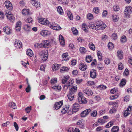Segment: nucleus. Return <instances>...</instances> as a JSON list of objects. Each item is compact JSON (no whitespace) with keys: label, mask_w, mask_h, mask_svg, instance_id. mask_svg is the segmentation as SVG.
Here are the masks:
<instances>
[{"label":"nucleus","mask_w":132,"mask_h":132,"mask_svg":"<svg viewBox=\"0 0 132 132\" xmlns=\"http://www.w3.org/2000/svg\"><path fill=\"white\" fill-rule=\"evenodd\" d=\"M92 58L91 56H88L86 57V60L87 63H89L91 62Z\"/></svg>","instance_id":"nucleus-36"},{"label":"nucleus","mask_w":132,"mask_h":132,"mask_svg":"<svg viewBox=\"0 0 132 132\" xmlns=\"http://www.w3.org/2000/svg\"><path fill=\"white\" fill-rule=\"evenodd\" d=\"M117 56L119 59H121L123 58V52L122 50H119L117 52Z\"/></svg>","instance_id":"nucleus-16"},{"label":"nucleus","mask_w":132,"mask_h":132,"mask_svg":"<svg viewBox=\"0 0 132 132\" xmlns=\"http://www.w3.org/2000/svg\"><path fill=\"white\" fill-rule=\"evenodd\" d=\"M107 11L106 10H104L102 13V16L103 17H105L107 15Z\"/></svg>","instance_id":"nucleus-55"},{"label":"nucleus","mask_w":132,"mask_h":132,"mask_svg":"<svg viewBox=\"0 0 132 132\" xmlns=\"http://www.w3.org/2000/svg\"><path fill=\"white\" fill-rule=\"evenodd\" d=\"M75 129L73 128V127H71L67 129L68 132H74Z\"/></svg>","instance_id":"nucleus-62"},{"label":"nucleus","mask_w":132,"mask_h":132,"mask_svg":"<svg viewBox=\"0 0 132 132\" xmlns=\"http://www.w3.org/2000/svg\"><path fill=\"white\" fill-rule=\"evenodd\" d=\"M83 97H78V100L80 104H85L87 103V101H84L83 100Z\"/></svg>","instance_id":"nucleus-22"},{"label":"nucleus","mask_w":132,"mask_h":132,"mask_svg":"<svg viewBox=\"0 0 132 132\" xmlns=\"http://www.w3.org/2000/svg\"><path fill=\"white\" fill-rule=\"evenodd\" d=\"M24 29L26 31H30L31 29L30 26L27 24H26L24 26Z\"/></svg>","instance_id":"nucleus-32"},{"label":"nucleus","mask_w":132,"mask_h":132,"mask_svg":"<svg viewBox=\"0 0 132 132\" xmlns=\"http://www.w3.org/2000/svg\"><path fill=\"white\" fill-rule=\"evenodd\" d=\"M63 104V102L62 101L56 102L54 105V110H57Z\"/></svg>","instance_id":"nucleus-11"},{"label":"nucleus","mask_w":132,"mask_h":132,"mask_svg":"<svg viewBox=\"0 0 132 132\" xmlns=\"http://www.w3.org/2000/svg\"><path fill=\"white\" fill-rule=\"evenodd\" d=\"M93 11L96 14H98L99 13V9L98 7H95L93 8Z\"/></svg>","instance_id":"nucleus-37"},{"label":"nucleus","mask_w":132,"mask_h":132,"mask_svg":"<svg viewBox=\"0 0 132 132\" xmlns=\"http://www.w3.org/2000/svg\"><path fill=\"white\" fill-rule=\"evenodd\" d=\"M113 124V123L112 122H110L106 125L105 127L106 128H109L112 126Z\"/></svg>","instance_id":"nucleus-54"},{"label":"nucleus","mask_w":132,"mask_h":132,"mask_svg":"<svg viewBox=\"0 0 132 132\" xmlns=\"http://www.w3.org/2000/svg\"><path fill=\"white\" fill-rule=\"evenodd\" d=\"M89 47L90 48L93 50H95V47L94 45L92 42L89 43Z\"/></svg>","instance_id":"nucleus-33"},{"label":"nucleus","mask_w":132,"mask_h":132,"mask_svg":"<svg viewBox=\"0 0 132 132\" xmlns=\"http://www.w3.org/2000/svg\"><path fill=\"white\" fill-rule=\"evenodd\" d=\"M72 31L74 34L77 35L78 33V31L76 28H72Z\"/></svg>","instance_id":"nucleus-53"},{"label":"nucleus","mask_w":132,"mask_h":132,"mask_svg":"<svg viewBox=\"0 0 132 132\" xmlns=\"http://www.w3.org/2000/svg\"><path fill=\"white\" fill-rule=\"evenodd\" d=\"M78 104L77 103H75L73 105L72 109V112L69 113L70 114H72L74 113H75L78 110Z\"/></svg>","instance_id":"nucleus-7"},{"label":"nucleus","mask_w":132,"mask_h":132,"mask_svg":"<svg viewBox=\"0 0 132 132\" xmlns=\"http://www.w3.org/2000/svg\"><path fill=\"white\" fill-rule=\"evenodd\" d=\"M118 95L111 96L110 97V99L111 100H114L117 98L118 97Z\"/></svg>","instance_id":"nucleus-50"},{"label":"nucleus","mask_w":132,"mask_h":132,"mask_svg":"<svg viewBox=\"0 0 132 132\" xmlns=\"http://www.w3.org/2000/svg\"><path fill=\"white\" fill-rule=\"evenodd\" d=\"M83 121L82 120H80L77 122V125H79L80 128H83L84 127Z\"/></svg>","instance_id":"nucleus-27"},{"label":"nucleus","mask_w":132,"mask_h":132,"mask_svg":"<svg viewBox=\"0 0 132 132\" xmlns=\"http://www.w3.org/2000/svg\"><path fill=\"white\" fill-rule=\"evenodd\" d=\"M14 45L15 47L17 48H21L22 47V42L18 40L17 39L15 40Z\"/></svg>","instance_id":"nucleus-5"},{"label":"nucleus","mask_w":132,"mask_h":132,"mask_svg":"<svg viewBox=\"0 0 132 132\" xmlns=\"http://www.w3.org/2000/svg\"><path fill=\"white\" fill-rule=\"evenodd\" d=\"M62 57L65 60H68L69 58V57L67 53H63L62 55Z\"/></svg>","instance_id":"nucleus-26"},{"label":"nucleus","mask_w":132,"mask_h":132,"mask_svg":"<svg viewBox=\"0 0 132 132\" xmlns=\"http://www.w3.org/2000/svg\"><path fill=\"white\" fill-rule=\"evenodd\" d=\"M91 109H86L82 112L81 113L80 115L82 117H85L88 115L90 112H91Z\"/></svg>","instance_id":"nucleus-6"},{"label":"nucleus","mask_w":132,"mask_h":132,"mask_svg":"<svg viewBox=\"0 0 132 132\" xmlns=\"http://www.w3.org/2000/svg\"><path fill=\"white\" fill-rule=\"evenodd\" d=\"M69 76L68 75L63 76L62 78V84H65L63 86V89L64 90L66 91L68 89V87L72 84L73 82V80L72 79H70L69 80Z\"/></svg>","instance_id":"nucleus-1"},{"label":"nucleus","mask_w":132,"mask_h":132,"mask_svg":"<svg viewBox=\"0 0 132 132\" xmlns=\"http://www.w3.org/2000/svg\"><path fill=\"white\" fill-rule=\"evenodd\" d=\"M57 11L61 15L63 12V11L62 7L60 6H58L57 8Z\"/></svg>","instance_id":"nucleus-35"},{"label":"nucleus","mask_w":132,"mask_h":132,"mask_svg":"<svg viewBox=\"0 0 132 132\" xmlns=\"http://www.w3.org/2000/svg\"><path fill=\"white\" fill-rule=\"evenodd\" d=\"M48 52L47 51L43 52L41 55V58L43 61H45L48 58Z\"/></svg>","instance_id":"nucleus-8"},{"label":"nucleus","mask_w":132,"mask_h":132,"mask_svg":"<svg viewBox=\"0 0 132 132\" xmlns=\"http://www.w3.org/2000/svg\"><path fill=\"white\" fill-rule=\"evenodd\" d=\"M83 92L86 95L88 96H91L92 95L93 93L92 92L91 90L88 88H86L83 90Z\"/></svg>","instance_id":"nucleus-12"},{"label":"nucleus","mask_w":132,"mask_h":132,"mask_svg":"<svg viewBox=\"0 0 132 132\" xmlns=\"http://www.w3.org/2000/svg\"><path fill=\"white\" fill-rule=\"evenodd\" d=\"M49 41L48 40H45L41 43L42 47L46 48L48 47L49 45Z\"/></svg>","instance_id":"nucleus-13"},{"label":"nucleus","mask_w":132,"mask_h":132,"mask_svg":"<svg viewBox=\"0 0 132 132\" xmlns=\"http://www.w3.org/2000/svg\"><path fill=\"white\" fill-rule=\"evenodd\" d=\"M69 70V68L65 67H64L60 69V71L62 72L63 71H67Z\"/></svg>","instance_id":"nucleus-51"},{"label":"nucleus","mask_w":132,"mask_h":132,"mask_svg":"<svg viewBox=\"0 0 132 132\" xmlns=\"http://www.w3.org/2000/svg\"><path fill=\"white\" fill-rule=\"evenodd\" d=\"M90 76L93 79L95 78L96 77V72L95 70H92L90 72Z\"/></svg>","instance_id":"nucleus-14"},{"label":"nucleus","mask_w":132,"mask_h":132,"mask_svg":"<svg viewBox=\"0 0 132 132\" xmlns=\"http://www.w3.org/2000/svg\"><path fill=\"white\" fill-rule=\"evenodd\" d=\"M102 54L101 53V52L98 51L97 52V56L98 57V60L100 61H101L102 58Z\"/></svg>","instance_id":"nucleus-38"},{"label":"nucleus","mask_w":132,"mask_h":132,"mask_svg":"<svg viewBox=\"0 0 132 132\" xmlns=\"http://www.w3.org/2000/svg\"><path fill=\"white\" fill-rule=\"evenodd\" d=\"M112 18L114 22H117L118 20L119 16L118 15H114L112 16Z\"/></svg>","instance_id":"nucleus-31"},{"label":"nucleus","mask_w":132,"mask_h":132,"mask_svg":"<svg viewBox=\"0 0 132 132\" xmlns=\"http://www.w3.org/2000/svg\"><path fill=\"white\" fill-rule=\"evenodd\" d=\"M52 88L53 89H57L59 90H60L61 89V86H56L54 87H53Z\"/></svg>","instance_id":"nucleus-56"},{"label":"nucleus","mask_w":132,"mask_h":132,"mask_svg":"<svg viewBox=\"0 0 132 132\" xmlns=\"http://www.w3.org/2000/svg\"><path fill=\"white\" fill-rule=\"evenodd\" d=\"M32 18L31 17L28 18L26 20V22L27 23H31L32 21Z\"/></svg>","instance_id":"nucleus-48"},{"label":"nucleus","mask_w":132,"mask_h":132,"mask_svg":"<svg viewBox=\"0 0 132 132\" xmlns=\"http://www.w3.org/2000/svg\"><path fill=\"white\" fill-rule=\"evenodd\" d=\"M87 26L85 24H83L82 25V27L83 30L85 32L87 31V30L86 29Z\"/></svg>","instance_id":"nucleus-64"},{"label":"nucleus","mask_w":132,"mask_h":132,"mask_svg":"<svg viewBox=\"0 0 132 132\" xmlns=\"http://www.w3.org/2000/svg\"><path fill=\"white\" fill-rule=\"evenodd\" d=\"M57 78H55L54 79H52L51 80V84H53L56 83L57 82Z\"/></svg>","instance_id":"nucleus-46"},{"label":"nucleus","mask_w":132,"mask_h":132,"mask_svg":"<svg viewBox=\"0 0 132 132\" xmlns=\"http://www.w3.org/2000/svg\"><path fill=\"white\" fill-rule=\"evenodd\" d=\"M77 90V85H72L71 87L69 88V92L74 93L76 92Z\"/></svg>","instance_id":"nucleus-18"},{"label":"nucleus","mask_w":132,"mask_h":132,"mask_svg":"<svg viewBox=\"0 0 132 132\" xmlns=\"http://www.w3.org/2000/svg\"><path fill=\"white\" fill-rule=\"evenodd\" d=\"M51 33L50 31H49L47 30H43L41 31L40 34L42 36L45 37L50 35Z\"/></svg>","instance_id":"nucleus-10"},{"label":"nucleus","mask_w":132,"mask_h":132,"mask_svg":"<svg viewBox=\"0 0 132 132\" xmlns=\"http://www.w3.org/2000/svg\"><path fill=\"white\" fill-rule=\"evenodd\" d=\"M34 3H33L32 5L36 8L39 7L40 6V3H39L38 2H34Z\"/></svg>","instance_id":"nucleus-39"},{"label":"nucleus","mask_w":132,"mask_h":132,"mask_svg":"<svg viewBox=\"0 0 132 132\" xmlns=\"http://www.w3.org/2000/svg\"><path fill=\"white\" fill-rule=\"evenodd\" d=\"M127 40L126 36H122L120 39V41L121 43H124Z\"/></svg>","instance_id":"nucleus-41"},{"label":"nucleus","mask_w":132,"mask_h":132,"mask_svg":"<svg viewBox=\"0 0 132 132\" xmlns=\"http://www.w3.org/2000/svg\"><path fill=\"white\" fill-rule=\"evenodd\" d=\"M31 106H30L27 107L25 108V110L27 113H29L30 112L31 110Z\"/></svg>","instance_id":"nucleus-49"},{"label":"nucleus","mask_w":132,"mask_h":132,"mask_svg":"<svg viewBox=\"0 0 132 132\" xmlns=\"http://www.w3.org/2000/svg\"><path fill=\"white\" fill-rule=\"evenodd\" d=\"M67 14L69 19L71 20H72L73 19V16L72 13L69 11L67 12Z\"/></svg>","instance_id":"nucleus-28"},{"label":"nucleus","mask_w":132,"mask_h":132,"mask_svg":"<svg viewBox=\"0 0 132 132\" xmlns=\"http://www.w3.org/2000/svg\"><path fill=\"white\" fill-rule=\"evenodd\" d=\"M76 82L77 84H80L82 81L83 80L82 79H79V78H76Z\"/></svg>","instance_id":"nucleus-59"},{"label":"nucleus","mask_w":132,"mask_h":132,"mask_svg":"<svg viewBox=\"0 0 132 132\" xmlns=\"http://www.w3.org/2000/svg\"><path fill=\"white\" fill-rule=\"evenodd\" d=\"M8 105L9 106L11 107L14 109H15L16 108V104L14 102H10L9 104Z\"/></svg>","instance_id":"nucleus-25"},{"label":"nucleus","mask_w":132,"mask_h":132,"mask_svg":"<svg viewBox=\"0 0 132 132\" xmlns=\"http://www.w3.org/2000/svg\"><path fill=\"white\" fill-rule=\"evenodd\" d=\"M105 120L101 119H99L98 120V122L101 125L105 123Z\"/></svg>","instance_id":"nucleus-60"},{"label":"nucleus","mask_w":132,"mask_h":132,"mask_svg":"<svg viewBox=\"0 0 132 132\" xmlns=\"http://www.w3.org/2000/svg\"><path fill=\"white\" fill-rule=\"evenodd\" d=\"M26 54L28 56L32 57L33 55L32 51L30 49H28L26 51Z\"/></svg>","instance_id":"nucleus-21"},{"label":"nucleus","mask_w":132,"mask_h":132,"mask_svg":"<svg viewBox=\"0 0 132 132\" xmlns=\"http://www.w3.org/2000/svg\"><path fill=\"white\" fill-rule=\"evenodd\" d=\"M50 28H51L53 30H59L61 29V28L59 25H57V26H53V25H51L50 26Z\"/></svg>","instance_id":"nucleus-24"},{"label":"nucleus","mask_w":132,"mask_h":132,"mask_svg":"<svg viewBox=\"0 0 132 132\" xmlns=\"http://www.w3.org/2000/svg\"><path fill=\"white\" fill-rule=\"evenodd\" d=\"M80 51L81 53L84 54L86 52V50L83 47H81L80 48Z\"/></svg>","instance_id":"nucleus-43"},{"label":"nucleus","mask_w":132,"mask_h":132,"mask_svg":"<svg viewBox=\"0 0 132 132\" xmlns=\"http://www.w3.org/2000/svg\"><path fill=\"white\" fill-rule=\"evenodd\" d=\"M5 5L6 8L9 10H11L13 9L12 5L9 1H6L5 2Z\"/></svg>","instance_id":"nucleus-9"},{"label":"nucleus","mask_w":132,"mask_h":132,"mask_svg":"<svg viewBox=\"0 0 132 132\" xmlns=\"http://www.w3.org/2000/svg\"><path fill=\"white\" fill-rule=\"evenodd\" d=\"M29 10L28 9H24L22 11V14L25 15H30V14L29 13Z\"/></svg>","instance_id":"nucleus-23"},{"label":"nucleus","mask_w":132,"mask_h":132,"mask_svg":"<svg viewBox=\"0 0 132 132\" xmlns=\"http://www.w3.org/2000/svg\"><path fill=\"white\" fill-rule=\"evenodd\" d=\"M130 113L127 110H125L124 112V116L125 117H126L129 115Z\"/></svg>","instance_id":"nucleus-47"},{"label":"nucleus","mask_w":132,"mask_h":132,"mask_svg":"<svg viewBox=\"0 0 132 132\" xmlns=\"http://www.w3.org/2000/svg\"><path fill=\"white\" fill-rule=\"evenodd\" d=\"M116 108H113L109 110V113L111 114H113L115 113L116 112Z\"/></svg>","instance_id":"nucleus-57"},{"label":"nucleus","mask_w":132,"mask_h":132,"mask_svg":"<svg viewBox=\"0 0 132 132\" xmlns=\"http://www.w3.org/2000/svg\"><path fill=\"white\" fill-rule=\"evenodd\" d=\"M108 47L109 49H112L114 47L113 44L111 42H109L108 45Z\"/></svg>","instance_id":"nucleus-40"},{"label":"nucleus","mask_w":132,"mask_h":132,"mask_svg":"<svg viewBox=\"0 0 132 132\" xmlns=\"http://www.w3.org/2000/svg\"><path fill=\"white\" fill-rule=\"evenodd\" d=\"M3 29L4 31L7 34H9L11 33V29L9 27H4Z\"/></svg>","instance_id":"nucleus-19"},{"label":"nucleus","mask_w":132,"mask_h":132,"mask_svg":"<svg viewBox=\"0 0 132 132\" xmlns=\"http://www.w3.org/2000/svg\"><path fill=\"white\" fill-rule=\"evenodd\" d=\"M79 68L82 71H84L86 70L87 68V66L84 64H80L79 65Z\"/></svg>","instance_id":"nucleus-20"},{"label":"nucleus","mask_w":132,"mask_h":132,"mask_svg":"<svg viewBox=\"0 0 132 132\" xmlns=\"http://www.w3.org/2000/svg\"><path fill=\"white\" fill-rule=\"evenodd\" d=\"M118 68L119 70H121L123 68V67L122 63L121 62L118 65Z\"/></svg>","instance_id":"nucleus-52"},{"label":"nucleus","mask_w":132,"mask_h":132,"mask_svg":"<svg viewBox=\"0 0 132 132\" xmlns=\"http://www.w3.org/2000/svg\"><path fill=\"white\" fill-rule=\"evenodd\" d=\"M119 128L117 126H114L111 129L112 132H118Z\"/></svg>","instance_id":"nucleus-30"},{"label":"nucleus","mask_w":132,"mask_h":132,"mask_svg":"<svg viewBox=\"0 0 132 132\" xmlns=\"http://www.w3.org/2000/svg\"><path fill=\"white\" fill-rule=\"evenodd\" d=\"M126 83V81L125 79H123L121 81L119 86L121 87H122L125 85Z\"/></svg>","instance_id":"nucleus-34"},{"label":"nucleus","mask_w":132,"mask_h":132,"mask_svg":"<svg viewBox=\"0 0 132 132\" xmlns=\"http://www.w3.org/2000/svg\"><path fill=\"white\" fill-rule=\"evenodd\" d=\"M34 46L35 48H41L42 47L41 43L40 44L38 43H36L34 44Z\"/></svg>","instance_id":"nucleus-44"},{"label":"nucleus","mask_w":132,"mask_h":132,"mask_svg":"<svg viewBox=\"0 0 132 132\" xmlns=\"http://www.w3.org/2000/svg\"><path fill=\"white\" fill-rule=\"evenodd\" d=\"M69 105H66L63 106L61 110V112L62 113L65 114L66 113L70 107Z\"/></svg>","instance_id":"nucleus-15"},{"label":"nucleus","mask_w":132,"mask_h":132,"mask_svg":"<svg viewBox=\"0 0 132 132\" xmlns=\"http://www.w3.org/2000/svg\"><path fill=\"white\" fill-rule=\"evenodd\" d=\"M88 26L92 29L99 30L100 29H104L106 27V25L102 22L97 21L94 23H90Z\"/></svg>","instance_id":"nucleus-2"},{"label":"nucleus","mask_w":132,"mask_h":132,"mask_svg":"<svg viewBox=\"0 0 132 132\" xmlns=\"http://www.w3.org/2000/svg\"><path fill=\"white\" fill-rule=\"evenodd\" d=\"M31 89V88L30 85H28V87L26 88V91L27 92H29Z\"/></svg>","instance_id":"nucleus-61"},{"label":"nucleus","mask_w":132,"mask_h":132,"mask_svg":"<svg viewBox=\"0 0 132 132\" xmlns=\"http://www.w3.org/2000/svg\"><path fill=\"white\" fill-rule=\"evenodd\" d=\"M43 24L48 25L50 23L49 21L47 19H45L44 20V22H43Z\"/></svg>","instance_id":"nucleus-58"},{"label":"nucleus","mask_w":132,"mask_h":132,"mask_svg":"<svg viewBox=\"0 0 132 132\" xmlns=\"http://www.w3.org/2000/svg\"><path fill=\"white\" fill-rule=\"evenodd\" d=\"M74 93L69 92V94L67 95V97L69 99L70 101H72L74 98Z\"/></svg>","instance_id":"nucleus-17"},{"label":"nucleus","mask_w":132,"mask_h":132,"mask_svg":"<svg viewBox=\"0 0 132 132\" xmlns=\"http://www.w3.org/2000/svg\"><path fill=\"white\" fill-rule=\"evenodd\" d=\"M87 17L88 19L90 20L93 18V16L92 14L89 13L87 15Z\"/></svg>","instance_id":"nucleus-45"},{"label":"nucleus","mask_w":132,"mask_h":132,"mask_svg":"<svg viewBox=\"0 0 132 132\" xmlns=\"http://www.w3.org/2000/svg\"><path fill=\"white\" fill-rule=\"evenodd\" d=\"M118 91V89L117 88H114L113 89H112L110 91V92L112 94H114Z\"/></svg>","instance_id":"nucleus-63"},{"label":"nucleus","mask_w":132,"mask_h":132,"mask_svg":"<svg viewBox=\"0 0 132 132\" xmlns=\"http://www.w3.org/2000/svg\"><path fill=\"white\" fill-rule=\"evenodd\" d=\"M97 114V111L96 110H94L93 112L91 113V115L93 117H95Z\"/></svg>","instance_id":"nucleus-42"},{"label":"nucleus","mask_w":132,"mask_h":132,"mask_svg":"<svg viewBox=\"0 0 132 132\" xmlns=\"http://www.w3.org/2000/svg\"><path fill=\"white\" fill-rule=\"evenodd\" d=\"M5 13L8 19L10 20H14V18L13 16V15L12 14L10 11L6 10L5 11Z\"/></svg>","instance_id":"nucleus-3"},{"label":"nucleus","mask_w":132,"mask_h":132,"mask_svg":"<svg viewBox=\"0 0 132 132\" xmlns=\"http://www.w3.org/2000/svg\"><path fill=\"white\" fill-rule=\"evenodd\" d=\"M132 12V7L131 6L126 7L124 10V13L125 15L127 16L130 14Z\"/></svg>","instance_id":"nucleus-4"},{"label":"nucleus","mask_w":132,"mask_h":132,"mask_svg":"<svg viewBox=\"0 0 132 132\" xmlns=\"http://www.w3.org/2000/svg\"><path fill=\"white\" fill-rule=\"evenodd\" d=\"M52 68L54 70H58L59 68V67L58 64H55L53 65L52 67Z\"/></svg>","instance_id":"nucleus-29"}]
</instances>
